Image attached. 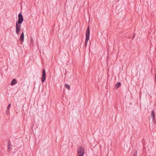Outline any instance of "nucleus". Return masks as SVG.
<instances>
[{
	"instance_id": "nucleus-1",
	"label": "nucleus",
	"mask_w": 156,
	"mask_h": 156,
	"mask_svg": "<svg viewBox=\"0 0 156 156\" xmlns=\"http://www.w3.org/2000/svg\"><path fill=\"white\" fill-rule=\"evenodd\" d=\"M23 16L21 13L18 15V20L16 23V31L17 34L20 32L21 27V24L23 22Z\"/></svg>"
},
{
	"instance_id": "nucleus-2",
	"label": "nucleus",
	"mask_w": 156,
	"mask_h": 156,
	"mask_svg": "<svg viewBox=\"0 0 156 156\" xmlns=\"http://www.w3.org/2000/svg\"><path fill=\"white\" fill-rule=\"evenodd\" d=\"M78 156H83L84 154V148L81 147H79L77 149Z\"/></svg>"
},
{
	"instance_id": "nucleus-3",
	"label": "nucleus",
	"mask_w": 156,
	"mask_h": 156,
	"mask_svg": "<svg viewBox=\"0 0 156 156\" xmlns=\"http://www.w3.org/2000/svg\"><path fill=\"white\" fill-rule=\"evenodd\" d=\"M46 71L45 69H43L42 74V77L41 78V80L42 82H44L46 79Z\"/></svg>"
},
{
	"instance_id": "nucleus-4",
	"label": "nucleus",
	"mask_w": 156,
	"mask_h": 156,
	"mask_svg": "<svg viewBox=\"0 0 156 156\" xmlns=\"http://www.w3.org/2000/svg\"><path fill=\"white\" fill-rule=\"evenodd\" d=\"M90 36V29L89 27H88L86 33V39H89Z\"/></svg>"
},
{
	"instance_id": "nucleus-5",
	"label": "nucleus",
	"mask_w": 156,
	"mask_h": 156,
	"mask_svg": "<svg viewBox=\"0 0 156 156\" xmlns=\"http://www.w3.org/2000/svg\"><path fill=\"white\" fill-rule=\"evenodd\" d=\"M17 83V81L15 79H13L11 83V86H13L15 85V84H16Z\"/></svg>"
},
{
	"instance_id": "nucleus-6",
	"label": "nucleus",
	"mask_w": 156,
	"mask_h": 156,
	"mask_svg": "<svg viewBox=\"0 0 156 156\" xmlns=\"http://www.w3.org/2000/svg\"><path fill=\"white\" fill-rule=\"evenodd\" d=\"M121 83L120 82L118 83L115 84V88H116V89H118L120 87V86H121Z\"/></svg>"
},
{
	"instance_id": "nucleus-7",
	"label": "nucleus",
	"mask_w": 156,
	"mask_h": 156,
	"mask_svg": "<svg viewBox=\"0 0 156 156\" xmlns=\"http://www.w3.org/2000/svg\"><path fill=\"white\" fill-rule=\"evenodd\" d=\"M151 115H152V118L153 119V120L154 121L155 119V114L154 111H152L151 112Z\"/></svg>"
},
{
	"instance_id": "nucleus-8",
	"label": "nucleus",
	"mask_w": 156,
	"mask_h": 156,
	"mask_svg": "<svg viewBox=\"0 0 156 156\" xmlns=\"http://www.w3.org/2000/svg\"><path fill=\"white\" fill-rule=\"evenodd\" d=\"M85 40V47H86L87 46V43H88V42L89 41V44H90V41H89V40Z\"/></svg>"
},
{
	"instance_id": "nucleus-9",
	"label": "nucleus",
	"mask_w": 156,
	"mask_h": 156,
	"mask_svg": "<svg viewBox=\"0 0 156 156\" xmlns=\"http://www.w3.org/2000/svg\"><path fill=\"white\" fill-rule=\"evenodd\" d=\"M65 86L66 89H68L69 90H70V87L69 85L67 84H65Z\"/></svg>"
},
{
	"instance_id": "nucleus-10",
	"label": "nucleus",
	"mask_w": 156,
	"mask_h": 156,
	"mask_svg": "<svg viewBox=\"0 0 156 156\" xmlns=\"http://www.w3.org/2000/svg\"><path fill=\"white\" fill-rule=\"evenodd\" d=\"M24 37V34L23 33H22L21 35L20 38L21 39H23Z\"/></svg>"
},
{
	"instance_id": "nucleus-11",
	"label": "nucleus",
	"mask_w": 156,
	"mask_h": 156,
	"mask_svg": "<svg viewBox=\"0 0 156 156\" xmlns=\"http://www.w3.org/2000/svg\"><path fill=\"white\" fill-rule=\"evenodd\" d=\"M134 156H136L137 155V152L136 151H134L133 154Z\"/></svg>"
},
{
	"instance_id": "nucleus-12",
	"label": "nucleus",
	"mask_w": 156,
	"mask_h": 156,
	"mask_svg": "<svg viewBox=\"0 0 156 156\" xmlns=\"http://www.w3.org/2000/svg\"><path fill=\"white\" fill-rule=\"evenodd\" d=\"M11 106V104H10L7 107V108L8 109H9L10 107Z\"/></svg>"
},
{
	"instance_id": "nucleus-13",
	"label": "nucleus",
	"mask_w": 156,
	"mask_h": 156,
	"mask_svg": "<svg viewBox=\"0 0 156 156\" xmlns=\"http://www.w3.org/2000/svg\"><path fill=\"white\" fill-rule=\"evenodd\" d=\"M155 83H156V74H155Z\"/></svg>"
},
{
	"instance_id": "nucleus-14",
	"label": "nucleus",
	"mask_w": 156,
	"mask_h": 156,
	"mask_svg": "<svg viewBox=\"0 0 156 156\" xmlns=\"http://www.w3.org/2000/svg\"><path fill=\"white\" fill-rule=\"evenodd\" d=\"M21 40V43H22V42H23L24 40L22 39V40Z\"/></svg>"
},
{
	"instance_id": "nucleus-15",
	"label": "nucleus",
	"mask_w": 156,
	"mask_h": 156,
	"mask_svg": "<svg viewBox=\"0 0 156 156\" xmlns=\"http://www.w3.org/2000/svg\"><path fill=\"white\" fill-rule=\"evenodd\" d=\"M33 41V40H31L30 43L32 42Z\"/></svg>"
},
{
	"instance_id": "nucleus-16",
	"label": "nucleus",
	"mask_w": 156,
	"mask_h": 156,
	"mask_svg": "<svg viewBox=\"0 0 156 156\" xmlns=\"http://www.w3.org/2000/svg\"><path fill=\"white\" fill-rule=\"evenodd\" d=\"M151 44H152V42L151 41Z\"/></svg>"
}]
</instances>
